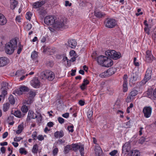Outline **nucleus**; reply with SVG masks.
Instances as JSON below:
<instances>
[{"label":"nucleus","mask_w":156,"mask_h":156,"mask_svg":"<svg viewBox=\"0 0 156 156\" xmlns=\"http://www.w3.org/2000/svg\"><path fill=\"white\" fill-rule=\"evenodd\" d=\"M17 48V53L19 54L22 51L23 46L21 45L20 42H18L17 40H11L10 42L5 44V51L7 54L11 55L13 53L14 50Z\"/></svg>","instance_id":"nucleus-1"},{"label":"nucleus","mask_w":156,"mask_h":156,"mask_svg":"<svg viewBox=\"0 0 156 156\" xmlns=\"http://www.w3.org/2000/svg\"><path fill=\"white\" fill-rule=\"evenodd\" d=\"M106 55L115 60H117L121 57V54L113 50H108L105 52Z\"/></svg>","instance_id":"nucleus-2"},{"label":"nucleus","mask_w":156,"mask_h":156,"mask_svg":"<svg viewBox=\"0 0 156 156\" xmlns=\"http://www.w3.org/2000/svg\"><path fill=\"white\" fill-rule=\"evenodd\" d=\"M42 79H46L49 81H52L55 77L54 73L51 71L47 70L42 73Z\"/></svg>","instance_id":"nucleus-3"},{"label":"nucleus","mask_w":156,"mask_h":156,"mask_svg":"<svg viewBox=\"0 0 156 156\" xmlns=\"http://www.w3.org/2000/svg\"><path fill=\"white\" fill-rule=\"evenodd\" d=\"M66 22L65 20L63 19H58L55 20V23L53 25V27L55 29H52V30L50 29V28L49 29L51 31H53L55 29H57L61 28H62Z\"/></svg>","instance_id":"nucleus-4"},{"label":"nucleus","mask_w":156,"mask_h":156,"mask_svg":"<svg viewBox=\"0 0 156 156\" xmlns=\"http://www.w3.org/2000/svg\"><path fill=\"white\" fill-rule=\"evenodd\" d=\"M116 21L114 19L108 18L105 21V25L106 27L109 28L114 27L116 25Z\"/></svg>","instance_id":"nucleus-5"},{"label":"nucleus","mask_w":156,"mask_h":156,"mask_svg":"<svg viewBox=\"0 0 156 156\" xmlns=\"http://www.w3.org/2000/svg\"><path fill=\"white\" fill-rule=\"evenodd\" d=\"M55 19L54 17L51 16H46L44 18V23L47 25H53L55 22Z\"/></svg>","instance_id":"nucleus-6"},{"label":"nucleus","mask_w":156,"mask_h":156,"mask_svg":"<svg viewBox=\"0 0 156 156\" xmlns=\"http://www.w3.org/2000/svg\"><path fill=\"white\" fill-rule=\"evenodd\" d=\"M29 90L27 87L25 86H22L20 88L19 90L18 89L14 91L13 94L16 95H21L23 93L28 91Z\"/></svg>","instance_id":"nucleus-7"},{"label":"nucleus","mask_w":156,"mask_h":156,"mask_svg":"<svg viewBox=\"0 0 156 156\" xmlns=\"http://www.w3.org/2000/svg\"><path fill=\"white\" fill-rule=\"evenodd\" d=\"M152 108L150 107H145L143 109V112L146 118H149L151 114Z\"/></svg>","instance_id":"nucleus-8"},{"label":"nucleus","mask_w":156,"mask_h":156,"mask_svg":"<svg viewBox=\"0 0 156 156\" xmlns=\"http://www.w3.org/2000/svg\"><path fill=\"white\" fill-rule=\"evenodd\" d=\"M130 143L128 142L126 143L122 147V153L125 154H129L130 151Z\"/></svg>","instance_id":"nucleus-9"},{"label":"nucleus","mask_w":156,"mask_h":156,"mask_svg":"<svg viewBox=\"0 0 156 156\" xmlns=\"http://www.w3.org/2000/svg\"><path fill=\"white\" fill-rule=\"evenodd\" d=\"M154 59H155L154 58L151 54V51H147L146 52L145 56L146 61L147 62H151Z\"/></svg>","instance_id":"nucleus-10"},{"label":"nucleus","mask_w":156,"mask_h":156,"mask_svg":"<svg viewBox=\"0 0 156 156\" xmlns=\"http://www.w3.org/2000/svg\"><path fill=\"white\" fill-rule=\"evenodd\" d=\"M31 84L34 87L37 88L40 86V83L37 77L34 78L31 81Z\"/></svg>","instance_id":"nucleus-11"},{"label":"nucleus","mask_w":156,"mask_h":156,"mask_svg":"<svg viewBox=\"0 0 156 156\" xmlns=\"http://www.w3.org/2000/svg\"><path fill=\"white\" fill-rule=\"evenodd\" d=\"M106 59H107V57L101 55L97 58V61L99 64L104 66Z\"/></svg>","instance_id":"nucleus-12"},{"label":"nucleus","mask_w":156,"mask_h":156,"mask_svg":"<svg viewBox=\"0 0 156 156\" xmlns=\"http://www.w3.org/2000/svg\"><path fill=\"white\" fill-rule=\"evenodd\" d=\"M37 117V115L35 114L33 111L29 110L28 112L27 117V121H29L31 119H34Z\"/></svg>","instance_id":"nucleus-13"},{"label":"nucleus","mask_w":156,"mask_h":156,"mask_svg":"<svg viewBox=\"0 0 156 156\" xmlns=\"http://www.w3.org/2000/svg\"><path fill=\"white\" fill-rule=\"evenodd\" d=\"M9 62V60L5 57H0V67L6 65Z\"/></svg>","instance_id":"nucleus-14"},{"label":"nucleus","mask_w":156,"mask_h":156,"mask_svg":"<svg viewBox=\"0 0 156 156\" xmlns=\"http://www.w3.org/2000/svg\"><path fill=\"white\" fill-rule=\"evenodd\" d=\"M105 61L104 66L109 67L111 66L113 64L112 60L110 58L107 57V59H106Z\"/></svg>","instance_id":"nucleus-15"},{"label":"nucleus","mask_w":156,"mask_h":156,"mask_svg":"<svg viewBox=\"0 0 156 156\" xmlns=\"http://www.w3.org/2000/svg\"><path fill=\"white\" fill-rule=\"evenodd\" d=\"M151 77V73L148 72L147 71L146 72L144 80L142 81V83L144 84L149 80Z\"/></svg>","instance_id":"nucleus-16"},{"label":"nucleus","mask_w":156,"mask_h":156,"mask_svg":"<svg viewBox=\"0 0 156 156\" xmlns=\"http://www.w3.org/2000/svg\"><path fill=\"white\" fill-rule=\"evenodd\" d=\"M95 16L98 18L104 17L105 15V13L101 11H96L94 12Z\"/></svg>","instance_id":"nucleus-17"},{"label":"nucleus","mask_w":156,"mask_h":156,"mask_svg":"<svg viewBox=\"0 0 156 156\" xmlns=\"http://www.w3.org/2000/svg\"><path fill=\"white\" fill-rule=\"evenodd\" d=\"M94 150L96 156H99L102 152L101 148L98 144L95 146Z\"/></svg>","instance_id":"nucleus-18"},{"label":"nucleus","mask_w":156,"mask_h":156,"mask_svg":"<svg viewBox=\"0 0 156 156\" xmlns=\"http://www.w3.org/2000/svg\"><path fill=\"white\" fill-rule=\"evenodd\" d=\"M64 135V133L62 130L56 131L54 134V137L57 138H60L63 137Z\"/></svg>","instance_id":"nucleus-19"},{"label":"nucleus","mask_w":156,"mask_h":156,"mask_svg":"<svg viewBox=\"0 0 156 156\" xmlns=\"http://www.w3.org/2000/svg\"><path fill=\"white\" fill-rule=\"evenodd\" d=\"M44 3V1H43L41 2H37L33 4V7L34 8H37L41 7Z\"/></svg>","instance_id":"nucleus-20"},{"label":"nucleus","mask_w":156,"mask_h":156,"mask_svg":"<svg viewBox=\"0 0 156 156\" xmlns=\"http://www.w3.org/2000/svg\"><path fill=\"white\" fill-rule=\"evenodd\" d=\"M7 20L4 16L0 13V25H4L6 23Z\"/></svg>","instance_id":"nucleus-21"},{"label":"nucleus","mask_w":156,"mask_h":156,"mask_svg":"<svg viewBox=\"0 0 156 156\" xmlns=\"http://www.w3.org/2000/svg\"><path fill=\"white\" fill-rule=\"evenodd\" d=\"M116 71V69L115 67H112L109 69L107 72L108 76H110L114 74Z\"/></svg>","instance_id":"nucleus-22"},{"label":"nucleus","mask_w":156,"mask_h":156,"mask_svg":"<svg viewBox=\"0 0 156 156\" xmlns=\"http://www.w3.org/2000/svg\"><path fill=\"white\" fill-rule=\"evenodd\" d=\"M68 43L69 47L73 48H75L77 45V42L75 40H70Z\"/></svg>","instance_id":"nucleus-23"},{"label":"nucleus","mask_w":156,"mask_h":156,"mask_svg":"<svg viewBox=\"0 0 156 156\" xmlns=\"http://www.w3.org/2000/svg\"><path fill=\"white\" fill-rule=\"evenodd\" d=\"M8 87H2L1 89L2 90V94L0 95V97H4L7 94V89Z\"/></svg>","instance_id":"nucleus-24"},{"label":"nucleus","mask_w":156,"mask_h":156,"mask_svg":"<svg viewBox=\"0 0 156 156\" xmlns=\"http://www.w3.org/2000/svg\"><path fill=\"white\" fill-rule=\"evenodd\" d=\"M10 3V7L11 9H14L18 4L17 2L15 0H11Z\"/></svg>","instance_id":"nucleus-25"},{"label":"nucleus","mask_w":156,"mask_h":156,"mask_svg":"<svg viewBox=\"0 0 156 156\" xmlns=\"http://www.w3.org/2000/svg\"><path fill=\"white\" fill-rule=\"evenodd\" d=\"M14 115L16 117L20 118L24 116L25 114L24 113L22 114L20 111L17 110L14 112Z\"/></svg>","instance_id":"nucleus-26"},{"label":"nucleus","mask_w":156,"mask_h":156,"mask_svg":"<svg viewBox=\"0 0 156 156\" xmlns=\"http://www.w3.org/2000/svg\"><path fill=\"white\" fill-rule=\"evenodd\" d=\"M138 78V75L136 74L133 73L131 76L130 79V81L132 83H134V82L136 81Z\"/></svg>","instance_id":"nucleus-27"},{"label":"nucleus","mask_w":156,"mask_h":156,"mask_svg":"<svg viewBox=\"0 0 156 156\" xmlns=\"http://www.w3.org/2000/svg\"><path fill=\"white\" fill-rule=\"evenodd\" d=\"M129 156H139V153L136 150L131 151L129 153Z\"/></svg>","instance_id":"nucleus-28"},{"label":"nucleus","mask_w":156,"mask_h":156,"mask_svg":"<svg viewBox=\"0 0 156 156\" xmlns=\"http://www.w3.org/2000/svg\"><path fill=\"white\" fill-rule=\"evenodd\" d=\"M89 83V81L86 79H84L83 83L81 86L80 87L82 90H84L86 86Z\"/></svg>","instance_id":"nucleus-29"},{"label":"nucleus","mask_w":156,"mask_h":156,"mask_svg":"<svg viewBox=\"0 0 156 156\" xmlns=\"http://www.w3.org/2000/svg\"><path fill=\"white\" fill-rule=\"evenodd\" d=\"M9 101L11 104L13 105L15 104V100L13 95H11L8 98Z\"/></svg>","instance_id":"nucleus-30"},{"label":"nucleus","mask_w":156,"mask_h":156,"mask_svg":"<svg viewBox=\"0 0 156 156\" xmlns=\"http://www.w3.org/2000/svg\"><path fill=\"white\" fill-rule=\"evenodd\" d=\"M23 129V126L22 125H20L18 127V129L16 131V133L17 134L20 133L22 131Z\"/></svg>","instance_id":"nucleus-31"},{"label":"nucleus","mask_w":156,"mask_h":156,"mask_svg":"<svg viewBox=\"0 0 156 156\" xmlns=\"http://www.w3.org/2000/svg\"><path fill=\"white\" fill-rule=\"evenodd\" d=\"M127 81L123 82V90L124 92H126L127 90Z\"/></svg>","instance_id":"nucleus-32"},{"label":"nucleus","mask_w":156,"mask_h":156,"mask_svg":"<svg viewBox=\"0 0 156 156\" xmlns=\"http://www.w3.org/2000/svg\"><path fill=\"white\" fill-rule=\"evenodd\" d=\"M138 94V91L136 90H132L130 94V96L132 97L133 99V98L134 96H136Z\"/></svg>","instance_id":"nucleus-33"},{"label":"nucleus","mask_w":156,"mask_h":156,"mask_svg":"<svg viewBox=\"0 0 156 156\" xmlns=\"http://www.w3.org/2000/svg\"><path fill=\"white\" fill-rule=\"evenodd\" d=\"M9 104L6 103L4 104L3 105V110L5 112L7 111L9 108Z\"/></svg>","instance_id":"nucleus-34"},{"label":"nucleus","mask_w":156,"mask_h":156,"mask_svg":"<svg viewBox=\"0 0 156 156\" xmlns=\"http://www.w3.org/2000/svg\"><path fill=\"white\" fill-rule=\"evenodd\" d=\"M32 13L30 12H29L27 13L26 15V17L27 20L30 21L31 20V17L32 16Z\"/></svg>","instance_id":"nucleus-35"},{"label":"nucleus","mask_w":156,"mask_h":156,"mask_svg":"<svg viewBox=\"0 0 156 156\" xmlns=\"http://www.w3.org/2000/svg\"><path fill=\"white\" fill-rule=\"evenodd\" d=\"M32 27V25L31 24L28 23L25 24L24 27V29L26 30H29Z\"/></svg>","instance_id":"nucleus-36"},{"label":"nucleus","mask_w":156,"mask_h":156,"mask_svg":"<svg viewBox=\"0 0 156 156\" xmlns=\"http://www.w3.org/2000/svg\"><path fill=\"white\" fill-rule=\"evenodd\" d=\"M38 150V146L37 144H35L33 148L32 152L34 153H37Z\"/></svg>","instance_id":"nucleus-37"},{"label":"nucleus","mask_w":156,"mask_h":156,"mask_svg":"<svg viewBox=\"0 0 156 156\" xmlns=\"http://www.w3.org/2000/svg\"><path fill=\"white\" fill-rule=\"evenodd\" d=\"M99 76L101 78L109 76L108 75V73L107 72V71H105L104 72L100 74Z\"/></svg>","instance_id":"nucleus-38"},{"label":"nucleus","mask_w":156,"mask_h":156,"mask_svg":"<svg viewBox=\"0 0 156 156\" xmlns=\"http://www.w3.org/2000/svg\"><path fill=\"white\" fill-rule=\"evenodd\" d=\"M28 109L27 106L23 105L21 108V110L23 113H26L28 111Z\"/></svg>","instance_id":"nucleus-39"},{"label":"nucleus","mask_w":156,"mask_h":156,"mask_svg":"<svg viewBox=\"0 0 156 156\" xmlns=\"http://www.w3.org/2000/svg\"><path fill=\"white\" fill-rule=\"evenodd\" d=\"M48 47L45 45L42 47L41 49L43 50V52L44 53L48 54Z\"/></svg>","instance_id":"nucleus-40"},{"label":"nucleus","mask_w":156,"mask_h":156,"mask_svg":"<svg viewBox=\"0 0 156 156\" xmlns=\"http://www.w3.org/2000/svg\"><path fill=\"white\" fill-rule=\"evenodd\" d=\"M48 49V54H51L52 53H53L55 52V49L54 48H51L49 47V48Z\"/></svg>","instance_id":"nucleus-41"},{"label":"nucleus","mask_w":156,"mask_h":156,"mask_svg":"<svg viewBox=\"0 0 156 156\" xmlns=\"http://www.w3.org/2000/svg\"><path fill=\"white\" fill-rule=\"evenodd\" d=\"M37 57V52L35 51H34L31 55V57L33 59L36 58Z\"/></svg>","instance_id":"nucleus-42"},{"label":"nucleus","mask_w":156,"mask_h":156,"mask_svg":"<svg viewBox=\"0 0 156 156\" xmlns=\"http://www.w3.org/2000/svg\"><path fill=\"white\" fill-rule=\"evenodd\" d=\"M87 117L89 119H90L92 116L93 114V112L92 109H89L87 112Z\"/></svg>","instance_id":"nucleus-43"},{"label":"nucleus","mask_w":156,"mask_h":156,"mask_svg":"<svg viewBox=\"0 0 156 156\" xmlns=\"http://www.w3.org/2000/svg\"><path fill=\"white\" fill-rule=\"evenodd\" d=\"M20 152L22 154H27V151L25 150V149L24 148H21L20 150Z\"/></svg>","instance_id":"nucleus-44"},{"label":"nucleus","mask_w":156,"mask_h":156,"mask_svg":"<svg viewBox=\"0 0 156 156\" xmlns=\"http://www.w3.org/2000/svg\"><path fill=\"white\" fill-rule=\"evenodd\" d=\"M38 115H37V117L36 118L37 119V121L40 123L42 119V116L41 114H40L38 113Z\"/></svg>","instance_id":"nucleus-45"},{"label":"nucleus","mask_w":156,"mask_h":156,"mask_svg":"<svg viewBox=\"0 0 156 156\" xmlns=\"http://www.w3.org/2000/svg\"><path fill=\"white\" fill-rule=\"evenodd\" d=\"M24 74V71L23 70H18L16 72V75L18 76H20Z\"/></svg>","instance_id":"nucleus-46"},{"label":"nucleus","mask_w":156,"mask_h":156,"mask_svg":"<svg viewBox=\"0 0 156 156\" xmlns=\"http://www.w3.org/2000/svg\"><path fill=\"white\" fill-rule=\"evenodd\" d=\"M70 149V147L69 145H67L64 148V152L66 154L67 153L69 150Z\"/></svg>","instance_id":"nucleus-47"},{"label":"nucleus","mask_w":156,"mask_h":156,"mask_svg":"<svg viewBox=\"0 0 156 156\" xmlns=\"http://www.w3.org/2000/svg\"><path fill=\"white\" fill-rule=\"evenodd\" d=\"M78 149H79V151H80V153L81 156H84L83 155V154H84V153H83L84 148H83V147L82 146H80V148H79Z\"/></svg>","instance_id":"nucleus-48"},{"label":"nucleus","mask_w":156,"mask_h":156,"mask_svg":"<svg viewBox=\"0 0 156 156\" xmlns=\"http://www.w3.org/2000/svg\"><path fill=\"white\" fill-rule=\"evenodd\" d=\"M73 150L76 151L80 148V145L76 144H73Z\"/></svg>","instance_id":"nucleus-49"},{"label":"nucleus","mask_w":156,"mask_h":156,"mask_svg":"<svg viewBox=\"0 0 156 156\" xmlns=\"http://www.w3.org/2000/svg\"><path fill=\"white\" fill-rule=\"evenodd\" d=\"M118 151L116 150H114L110 153L109 154L112 156H114L116 155Z\"/></svg>","instance_id":"nucleus-50"},{"label":"nucleus","mask_w":156,"mask_h":156,"mask_svg":"<svg viewBox=\"0 0 156 156\" xmlns=\"http://www.w3.org/2000/svg\"><path fill=\"white\" fill-rule=\"evenodd\" d=\"M73 126H69L67 127V129L69 132L72 133L73 132Z\"/></svg>","instance_id":"nucleus-51"},{"label":"nucleus","mask_w":156,"mask_h":156,"mask_svg":"<svg viewBox=\"0 0 156 156\" xmlns=\"http://www.w3.org/2000/svg\"><path fill=\"white\" fill-rule=\"evenodd\" d=\"M58 120L59 122L61 124L63 123L64 122V119L62 117H58Z\"/></svg>","instance_id":"nucleus-52"},{"label":"nucleus","mask_w":156,"mask_h":156,"mask_svg":"<svg viewBox=\"0 0 156 156\" xmlns=\"http://www.w3.org/2000/svg\"><path fill=\"white\" fill-rule=\"evenodd\" d=\"M39 13L41 15L43 16L46 14V11L44 9H42L40 11Z\"/></svg>","instance_id":"nucleus-53"},{"label":"nucleus","mask_w":156,"mask_h":156,"mask_svg":"<svg viewBox=\"0 0 156 156\" xmlns=\"http://www.w3.org/2000/svg\"><path fill=\"white\" fill-rule=\"evenodd\" d=\"M133 104L131 103L130 104V106L128 107L127 109L126 112L127 113H129L130 112V111L129 110V109H130V108H133Z\"/></svg>","instance_id":"nucleus-54"},{"label":"nucleus","mask_w":156,"mask_h":156,"mask_svg":"<svg viewBox=\"0 0 156 156\" xmlns=\"http://www.w3.org/2000/svg\"><path fill=\"white\" fill-rule=\"evenodd\" d=\"M141 11V9H137V13H136V15L137 16H138L140 15H142L143 14V12H140Z\"/></svg>","instance_id":"nucleus-55"},{"label":"nucleus","mask_w":156,"mask_h":156,"mask_svg":"<svg viewBox=\"0 0 156 156\" xmlns=\"http://www.w3.org/2000/svg\"><path fill=\"white\" fill-rule=\"evenodd\" d=\"M29 94L30 97H34L35 95V93L33 91L30 90L29 92Z\"/></svg>","instance_id":"nucleus-56"},{"label":"nucleus","mask_w":156,"mask_h":156,"mask_svg":"<svg viewBox=\"0 0 156 156\" xmlns=\"http://www.w3.org/2000/svg\"><path fill=\"white\" fill-rule=\"evenodd\" d=\"M58 148H55L53 151V153L54 155H56L58 153Z\"/></svg>","instance_id":"nucleus-57"},{"label":"nucleus","mask_w":156,"mask_h":156,"mask_svg":"<svg viewBox=\"0 0 156 156\" xmlns=\"http://www.w3.org/2000/svg\"><path fill=\"white\" fill-rule=\"evenodd\" d=\"M47 64L48 66L51 67L52 66L53 63L52 61H49L47 62Z\"/></svg>","instance_id":"nucleus-58"},{"label":"nucleus","mask_w":156,"mask_h":156,"mask_svg":"<svg viewBox=\"0 0 156 156\" xmlns=\"http://www.w3.org/2000/svg\"><path fill=\"white\" fill-rule=\"evenodd\" d=\"M69 114L68 113H66L62 115V116L65 118H67L69 117Z\"/></svg>","instance_id":"nucleus-59"},{"label":"nucleus","mask_w":156,"mask_h":156,"mask_svg":"<svg viewBox=\"0 0 156 156\" xmlns=\"http://www.w3.org/2000/svg\"><path fill=\"white\" fill-rule=\"evenodd\" d=\"M22 138L20 137H16L14 138V141H15L18 142L21 140Z\"/></svg>","instance_id":"nucleus-60"},{"label":"nucleus","mask_w":156,"mask_h":156,"mask_svg":"<svg viewBox=\"0 0 156 156\" xmlns=\"http://www.w3.org/2000/svg\"><path fill=\"white\" fill-rule=\"evenodd\" d=\"M37 139L40 140H44V137L42 135H39L37 137Z\"/></svg>","instance_id":"nucleus-61"},{"label":"nucleus","mask_w":156,"mask_h":156,"mask_svg":"<svg viewBox=\"0 0 156 156\" xmlns=\"http://www.w3.org/2000/svg\"><path fill=\"white\" fill-rule=\"evenodd\" d=\"M79 103L81 106H83L84 105L85 102L83 101L80 100L79 101Z\"/></svg>","instance_id":"nucleus-62"},{"label":"nucleus","mask_w":156,"mask_h":156,"mask_svg":"<svg viewBox=\"0 0 156 156\" xmlns=\"http://www.w3.org/2000/svg\"><path fill=\"white\" fill-rule=\"evenodd\" d=\"M16 22L20 23L21 22V18L20 16H16Z\"/></svg>","instance_id":"nucleus-63"},{"label":"nucleus","mask_w":156,"mask_h":156,"mask_svg":"<svg viewBox=\"0 0 156 156\" xmlns=\"http://www.w3.org/2000/svg\"><path fill=\"white\" fill-rule=\"evenodd\" d=\"M133 99L132 97L130 96H128L126 99V101L127 102H129L131 101V100Z\"/></svg>","instance_id":"nucleus-64"}]
</instances>
